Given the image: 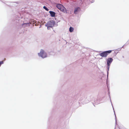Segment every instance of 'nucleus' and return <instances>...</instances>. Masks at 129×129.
Instances as JSON below:
<instances>
[{
  "mask_svg": "<svg viewBox=\"0 0 129 129\" xmlns=\"http://www.w3.org/2000/svg\"><path fill=\"white\" fill-rule=\"evenodd\" d=\"M56 7L58 9L64 13H67L66 9L61 4H57L56 5Z\"/></svg>",
  "mask_w": 129,
  "mask_h": 129,
  "instance_id": "1",
  "label": "nucleus"
},
{
  "mask_svg": "<svg viewBox=\"0 0 129 129\" xmlns=\"http://www.w3.org/2000/svg\"><path fill=\"white\" fill-rule=\"evenodd\" d=\"M112 50H109L105 51L99 54L100 55L103 57H106L108 55L112 52Z\"/></svg>",
  "mask_w": 129,
  "mask_h": 129,
  "instance_id": "2",
  "label": "nucleus"
},
{
  "mask_svg": "<svg viewBox=\"0 0 129 129\" xmlns=\"http://www.w3.org/2000/svg\"><path fill=\"white\" fill-rule=\"evenodd\" d=\"M39 56H41L43 58L46 57L47 56L46 53L43 50H41L40 53H38Z\"/></svg>",
  "mask_w": 129,
  "mask_h": 129,
  "instance_id": "3",
  "label": "nucleus"
},
{
  "mask_svg": "<svg viewBox=\"0 0 129 129\" xmlns=\"http://www.w3.org/2000/svg\"><path fill=\"white\" fill-rule=\"evenodd\" d=\"M55 22L54 21H50L47 23V26L48 27H52L54 25Z\"/></svg>",
  "mask_w": 129,
  "mask_h": 129,
  "instance_id": "4",
  "label": "nucleus"
},
{
  "mask_svg": "<svg viewBox=\"0 0 129 129\" xmlns=\"http://www.w3.org/2000/svg\"><path fill=\"white\" fill-rule=\"evenodd\" d=\"M113 61V59L112 58H109L107 59V65L108 66V70H109L110 64Z\"/></svg>",
  "mask_w": 129,
  "mask_h": 129,
  "instance_id": "5",
  "label": "nucleus"
},
{
  "mask_svg": "<svg viewBox=\"0 0 129 129\" xmlns=\"http://www.w3.org/2000/svg\"><path fill=\"white\" fill-rule=\"evenodd\" d=\"M80 10V9L79 7L76 8L75 9L74 11V13L75 14H76L77 13V12L79 11Z\"/></svg>",
  "mask_w": 129,
  "mask_h": 129,
  "instance_id": "6",
  "label": "nucleus"
},
{
  "mask_svg": "<svg viewBox=\"0 0 129 129\" xmlns=\"http://www.w3.org/2000/svg\"><path fill=\"white\" fill-rule=\"evenodd\" d=\"M49 12L52 17H54L55 16V13L54 12L52 11H50Z\"/></svg>",
  "mask_w": 129,
  "mask_h": 129,
  "instance_id": "7",
  "label": "nucleus"
},
{
  "mask_svg": "<svg viewBox=\"0 0 129 129\" xmlns=\"http://www.w3.org/2000/svg\"><path fill=\"white\" fill-rule=\"evenodd\" d=\"M31 24V23H23L22 24V26H23V25H26L25 26H29V25L30 24Z\"/></svg>",
  "mask_w": 129,
  "mask_h": 129,
  "instance_id": "8",
  "label": "nucleus"
},
{
  "mask_svg": "<svg viewBox=\"0 0 129 129\" xmlns=\"http://www.w3.org/2000/svg\"><path fill=\"white\" fill-rule=\"evenodd\" d=\"M74 28L71 27L69 28V31L71 32H73V31Z\"/></svg>",
  "mask_w": 129,
  "mask_h": 129,
  "instance_id": "9",
  "label": "nucleus"
},
{
  "mask_svg": "<svg viewBox=\"0 0 129 129\" xmlns=\"http://www.w3.org/2000/svg\"><path fill=\"white\" fill-rule=\"evenodd\" d=\"M44 9H45L46 10L48 11L49 10V9H48L46 6H44L43 7Z\"/></svg>",
  "mask_w": 129,
  "mask_h": 129,
  "instance_id": "10",
  "label": "nucleus"
},
{
  "mask_svg": "<svg viewBox=\"0 0 129 129\" xmlns=\"http://www.w3.org/2000/svg\"><path fill=\"white\" fill-rule=\"evenodd\" d=\"M3 63V62L1 61L0 62V67L1 66V65Z\"/></svg>",
  "mask_w": 129,
  "mask_h": 129,
  "instance_id": "11",
  "label": "nucleus"
}]
</instances>
